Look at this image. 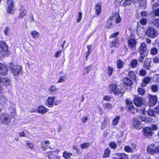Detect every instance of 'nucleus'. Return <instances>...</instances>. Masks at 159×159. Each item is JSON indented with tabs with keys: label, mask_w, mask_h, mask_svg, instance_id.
<instances>
[{
	"label": "nucleus",
	"mask_w": 159,
	"mask_h": 159,
	"mask_svg": "<svg viewBox=\"0 0 159 159\" xmlns=\"http://www.w3.org/2000/svg\"><path fill=\"white\" fill-rule=\"evenodd\" d=\"M61 52V51H59L57 52L55 54V57H59Z\"/></svg>",
	"instance_id": "54"
},
{
	"label": "nucleus",
	"mask_w": 159,
	"mask_h": 159,
	"mask_svg": "<svg viewBox=\"0 0 159 159\" xmlns=\"http://www.w3.org/2000/svg\"><path fill=\"white\" fill-rule=\"evenodd\" d=\"M119 41L118 40L116 39H114L111 42V45L113 47H116V44H118Z\"/></svg>",
	"instance_id": "39"
},
{
	"label": "nucleus",
	"mask_w": 159,
	"mask_h": 159,
	"mask_svg": "<svg viewBox=\"0 0 159 159\" xmlns=\"http://www.w3.org/2000/svg\"><path fill=\"white\" fill-rule=\"evenodd\" d=\"M119 34V33L118 32H117L113 34L110 37V38H115L116 37L117 35H118Z\"/></svg>",
	"instance_id": "55"
},
{
	"label": "nucleus",
	"mask_w": 159,
	"mask_h": 159,
	"mask_svg": "<svg viewBox=\"0 0 159 159\" xmlns=\"http://www.w3.org/2000/svg\"><path fill=\"white\" fill-rule=\"evenodd\" d=\"M65 77L63 76L61 77L59 79L58 83H62L64 81Z\"/></svg>",
	"instance_id": "62"
},
{
	"label": "nucleus",
	"mask_w": 159,
	"mask_h": 159,
	"mask_svg": "<svg viewBox=\"0 0 159 159\" xmlns=\"http://www.w3.org/2000/svg\"><path fill=\"white\" fill-rule=\"evenodd\" d=\"M157 49L155 48H153L151 49L150 53L152 55H155L157 53Z\"/></svg>",
	"instance_id": "36"
},
{
	"label": "nucleus",
	"mask_w": 159,
	"mask_h": 159,
	"mask_svg": "<svg viewBox=\"0 0 159 159\" xmlns=\"http://www.w3.org/2000/svg\"><path fill=\"white\" fill-rule=\"evenodd\" d=\"M123 82L124 84L129 86H130L132 84V82L131 80L127 78H124L123 80Z\"/></svg>",
	"instance_id": "28"
},
{
	"label": "nucleus",
	"mask_w": 159,
	"mask_h": 159,
	"mask_svg": "<svg viewBox=\"0 0 159 159\" xmlns=\"http://www.w3.org/2000/svg\"><path fill=\"white\" fill-rule=\"evenodd\" d=\"M128 110L130 111L133 113H134L135 111H137V109L134 108L133 103L128 99H126L125 101Z\"/></svg>",
	"instance_id": "6"
},
{
	"label": "nucleus",
	"mask_w": 159,
	"mask_h": 159,
	"mask_svg": "<svg viewBox=\"0 0 159 159\" xmlns=\"http://www.w3.org/2000/svg\"><path fill=\"white\" fill-rule=\"evenodd\" d=\"M55 100L54 97H48L47 100L46 105L48 107H52L53 106L54 102Z\"/></svg>",
	"instance_id": "10"
},
{
	"label": "nucleus",
	"mask_w": 159,
	"mask_h": 159,
	"mask_svg": "<svg viewBox=\"0 0 159 159\" xmlns=\"http://www.w3.org/2000/svg\"><path fill=\"white\" fill-rule=\"evenodd\" d=\"M31 34L33 38H38L40 34L39 33L35 31H33L31 32Z\"/></svg>",
	"instance_id": "35"
},
{
	"label": "nucleus",
	"mask_w": 159,
	"mask_h": 159,
	"mask_svg": "<svg viewBox=\"0 0 159 159\" xmlns=\"http://www.w3.org/2000/svg\"><path fill=\"white\" fill-rule=\"evenodd\" d=\"M155 110L152 109H149L148 112V114L149 116H155Z\"/></svg>",
	"instance_id": "45"
},
{
	"label": "nucleus",
	"mask_w": 159,
	"mask_h": 159,
	"mask_svg": "<svg viewBox=\"0 0 159 159\" xmlns=\"http://www.w3.org/2000/svg\"><path fill=\"white\" fill-rule=\"evenodd\" d=\"M128 159V158L127 156L125 154H123L121 157H120L118 159Z\"/></svg>",
	"instance_id": "63"
},
{
	"label": "nucleus",
	"mask_w": 159,
	"mask_h": 159,
	"mask_svg": "<svg viewBox=\"0 0 159 159\" xmlns=\"http://www.w3.org/2000/svg\"><path fill=\"white\" fill-rule=\"evenodd\" d=\"M11 116L6 114H3L0 117L1 122L6 125H8L11 121Z\"/></svg>",
	"instance_id": "5"
},
{
	"label": "nucleus",
	"mask_w": 159,
	"mask_h": 159,
	"mask_svg": "<svg viewBox=\"0 0 159 159\" xmlns=\"http://www.w3.org/2000/svg\"><path fill=\"white\" fill-rule=\"evenodd\" d=\"M144 135L147 136H152V133L151 129L149 127H146L143 129Z\"/></svg>",
	"instance_id": "15"
},
{
	"label": "nucleus",
	"mask_w": 159,
	"mask_h": 159,
	"mask_svg": "<svg viewBox=\"0 0 159 159\" xmlns=\"http://www.w3.org/2000/svg\"><path fill=\"white\" fill-rule=\"evenodd\" d=\"M72 155V153L67 151H65L63 153V156L66 159H69Z\"/></svg>",
	"instance_id": "27"
},
{
	"label": "nucleus",
	"mask_w": 159,
	"mask_h": 159,
	"mask_svg": "<svg viewBox=\"0 0 159 159\" xmlns=\"http://www.w3.org/2000/svg\"><path fill=\"white\" fill-rule=\"evenodd\" d=\"M120 119V117L119 116H116L112 120V124L114 126L117 125Z\"/></svg>",
	"instance_id": "26"
},
{
	"label": "nucleus",
	"mask_w": 159,
	"mask_h": 159,
	"mask_svg": "<svg viewBox=\"0 0 159 159\" xmlns=\"http://www.w3.org/2000/svg\"><path fill=\"white\" fill-rule=\"evenodd\" d=\"M90 145L89 143H86L81 144L80 146L82 149H84L89 147Z\"/></svg>",
	"instance_id": "33"
},
{
	"label": "nucleus",
	"mask_w": 159,
	"mask_h": 159,
	"mask_svg": "<svg viewBox=\"0 0 159 159\" xmlns=\"http://www.w3.org/2000/svg\"><path fill=\"white\" fill-rule=\"evenodd\" d=\"M155 111L156 113L159 114V106H157L155 109Z\"/></svg>",
	"instance_id": "64"
},
{
	"label": "nucleus",
	"mask_w": 159,
	"mask_h": 159,
	"mask_svg": "<svg viewBox=\"0 0 159 159\" xmlns=\"http://www.w3.org/2000/svg\"><path fill=\"white\" fill-rule=\"evenodd\" d=\"M109 89L111 93L113 92L115 95H118L123 93V89L120 86H117L115 84L110 85Z\"/></svg>",
	"instance_id": "1"
},
{
	"label": "nucleus",
	"mask_w": 159,
	"mask_h": 159,
	"mask_svg": "<svg viewBox=\"0 0 159 159\" xmlns=\"http://www.w3.org/2000/svg\"><path fill=\"white\" fill-rule=\"evenodd\" d=\"M147 50V46L146 44L142 43H141L139 48V51L140 55L143 54Z\"/></svg>",
	"instance_id": "12"
},
{
	"label": "nucleus",
	"mask_w": 159,
	"mask_h": 159,
	"mask_svg": "<svg viewBox=\"0 0 159 159\" xmlns=\"http://www.w3.org/2000/svg\"><path fill=\"white\" fill-rule=\"evenodd\" d=\"M124 2L122 3V4L124 6H129L130 5L132 2H133L134 0H123Z\"/></svg>",
	"instance_id": "30"
},
{
	"label": "nucleus",
	"mask_w": 159,
	"mask_h": 159,
	"mask_svg": "<svg viewBox=\"0 0 159 159\" xmlns=\"http://www.w3.org/2000/svg\"><path fill=\"white\" fill-rule=\"evenodd\" d=\"M110 154V151L109 148H106L104 152V154H103V157L104 158L108 157Z\"/></svg>",
	"instance_id": "29"
},
{
	"label": "nucleus",
	"mask_w": 159,
	"mask_h": 159,
	"mask_svg": "<svg viewBox=\"0 0 159 159\" xmlns=\"http://www.w3.org/2000/svg\"><path fill=\"white\" fill-rule=\"evenodd\" d=\"M130 147L132 151L135 150L136 148V145L135 144H132Z\"/></svg>",
	"instance_id": "58"
},
{
	"label": "nucleus",
	"mask_w": 159,
	"mask_h": 159,
	"mask_svg": "<svg viewBox=\"0 0 159 159\" xmlns=\"http://www.w3.org/2000/svg\"><path fill=\"white\" fill-rule=\"evenodd\" d=\"M141 15L142 16H144L148 14V12L146 11H143L141 13Z\"/></svg>",
	"instance_id": "56"
},
{
	"label": "nucleus",
	"mask_w": 159,
	"mask_h": 159,
	"mask_svg": "<svg viewBox=\"0 0 159 159\" xmlns=\"http://www.w3.org/2000/svg\"><path fill=\"white\" fill-rule=\"evenodd\" d=\"M113 16L115 19V21L116 23H119L121 21V19L118 13H115Z\"/></svg>",
	"instance_id": "24"
},
{
	"label": "nucleus",
	"mask_w": 159,
	"mask_h": 159,
	"mask_svg": "<svg viewBox=\"0 0 159 159\" xmlns=\"http://www.w3.org/2000/svg\"><path fill=\"white\" fill-rule=\"evenodd\" d=\"M88 120V117L85 116L83 117L82 119V121L83 123H86Z\"/></svg>",
	"instance_id": "59"
},
{
	"label": "nucleus",
	"mask_w": 159,
	"mask_h": 159,
	"mask_svg": "<svg viewBox=\"0 0 159 159\" xmlns=\"http://www.w3.org/2000/svg\"><path fill=\"white\" fill-rule=\"evenodd\" d=\"M1 103L2 105H4L7 102V100L4 97H2L0 98Z\"/></svg>",
	"instance_id": "40"
},
{
	"label": "nucleus",
	"mask_w": 159,
	"mask_h": 159,
	"mask_svg": "<svg viewBox=\"0 0 159 159\" xmlns=\"http://www.w3.org/2000/svg\"><path fill=\"white\" fill-rule=\"evenodd\" d=\"M109 146L113 149H115L116 148L117 145L114 142H111L109 144Z\"/></svg>",
	"instance_id": "46"
},
{
	"label": "nucleus",
	"mask_w": 159,
	"mask_h": 159,
	"mask_svg": "<svg viewBox=\"0 0 159 159\" xmlns=\"http://www.w3.org/2000/svg\"><path fill=\"white\" fill-rule=\"evenodd\" d=\"M27 11L23 7L20 8L19 14L18 17L23 18L27 14Z\"/></svg>",
	"instance_id": "20"
},
{
	"label": "nucleus",
	"mask_w": 159,
	"mask_h": 159,
	"mask_svg": "<svg viewBox=\"0 0 159 159\" xmlns=\"http://www.w3.org/2000/svg\"><path fill=\"white\" fill-rule=\"evenodd\" d=\"M57 89L55 85L52 86L48 89L49 93L51 94H55Z\"/></svg>",
	"instance_id": "23"
},
{
	"label": "nucleus",
	"mask_w": 159,
	"mask_h": 159,
	"mask_svg": "<svg viewBox=\"0 0 159 159\" xmlns=\"http://www.w3.org/2000/svg\"><path fill=\"white\" fill-rule=\"evenodd\" d=\"M155 146V145L154 144H152L148 146L147 149V152L151 155H154L156 153H159V146H157L154 149H152Z\"/></svg>",
	"instance_id": "4"
},
{
	"label": "nucleus",
	"mask_w": 159,
	"mask_h": 159,
	"mask_svg": "<svg viewBox=\"0 0 159 159\" xmlns=\"http://www.w3.org/2000/svg\"><path fill=\"white\" fill-rule=\"evenodd\" d=\"M2 85L5 86H8L10 85V80L7 78H4L1 79V83Z\"/></svg>",
	"instance_id": "16"
},
{
	"label": "nucleus",
	"mask_w": 159,
	"mask_h": 159,
	"mask_svg": "<svg viewBox=\"0 0 159 159\" xmlns=\"http://www.w3.org/2000/svg\"><path fill=\"white\" fill-rule=\"evenodd\" d=\"M138 93L141 95H143L144 94L145 90L143 89L139 88L138 89Z\"/></svg>",
	"instance_id": "44"
},
{
	"label": "nucleus",
	"mask_w": 159,
	"mask_h": 159,
	"mask_svg": "<svg viewBox=\"0 0 159 159\" xmlns=\"http://www.w3.org/2000/svg\"><path fill=\"white\" fill-rule=\"evenodd\" d=\"M139 23L143 25H145L147 23V20L146 19L144 18L142 19L139 22H138V25L139 26Z\"/></svg>",
	"instance_id": "37"
},
{
	"label": "nucleus",
	"mask_w": 159,
	"mask_h": 159,
	"mask_svg": "<svg viewBox=\"0 0 159 159\" xmlns=\"http://www.w3.org/2000/svg\"><path fill=\"white\" fill-rule=\"evenodd\" d=\"M153 25L156 27H159V19L156 18L153 20L152 22Z\"/></svg>",
	"instance_id": "34"
},
{
	"label": "nucleus",
	"mask_w": 159,
	"mask_h": 159,
	"mask_svg": "<svg viewBox=\"0 0 159 159\" xmlns=\"http://www.w3.org/2000/svg\"><path fill=\"white\" fill-rule=\"evenodd\" d=\"M9 68L14 75L16 76L19 75L21 70L22 67L20 65H15L11 63L9 65Z\"/></svg>",
	"instance_id": "2"
},
{
	"label": "nucleus",
	"mask_w": 159,
	"mask_h": 159,
	"mask_svg": "<svg viewBox=\"0 0 159 159\" xmlns=\"http://www.w3.org/2000/svg\"><path fill=\"white\" fill-rule=\"evenodd\" d=\"M50 142L48 141H46L45 142H42L41 143L42 146L41 149L43 150H45L47 149V147H48V144H49Z\"/></svg>",
	"instance_id": "25"
},
{
	"label": "nucleus",
	"mask_w": 159,
	"mask_h": 159,
	"mask_svg": "<svg viewBox=\"0 0 159 159\" xmlns=\"http://www.w3.org/2000/svg\"><path fill=\"white\" fill-rule=\"evenodd\" d=\"M143 101L142 97H136L134 98V103L136 106H140L142 105Z\"/></svg>",
	"instance_id": "11"
},
{
	"label": "nucleus",
	"mask_w": 159,
	"mask_h": 159,
	"mask_svg": "<svg viewBox=\"0 0 159 159\" xmlns=\"http://www.w3.org/2000/svg\"><path fill=\"white\" fill-rule=\"evenodd\" d=\"M152 90L153 92H156L158 90L157 86L156 85H153L151 87Z\"/></svg>",
	"instance_id": "47"
},
{
	"label": "nucleus",
	"mask_w": 159,
	"mask_h": 159,
	"mask_svg": "<svg viewBox=\"0 0 159 159\" xmlns=\"http://www.w3.org/2000/svg\"><path fill=\"white\" fill-rule=\"evenodd\" d=\"M153 61L155 63H157L159 62V57H155L153 60Z\"/></svg>",
	"instance_id": "52"
},
{
	"label": "nucleus",
	"mask_w": 159,
	"mask_h": 159,
	"mask_svg": "<svg viewBox=\"0 0 159 159\" xmlns=\"http://www.w3.org/2000/svg\"><path fill=\"white\" fill-rule=\"evenodd\" d=\"M146 34L148 37L154 38L157 36L158 33L154 28L150 26L148 28Z\"/></svg>",
	"instance_id": "3"
},
{
	"label": "nucleus",
	"mask_w": 159,
	"mask_h": 159,
	"mask_svg": "<svg viewBox=\"0 0 159 159\" xmlns=\"http://www.w3.org/2000/svg\"><path fill=\"white\" fill-rule=\"evenodd\" d=\"M95 9L96 15H99L101 11V5L99 3H97L96 4Z\"/></svg>",
	"instance_id": "22"
},
{
	"label": "nucleus",
	"mask_w": 159,
	"mask_h": 159,
	"mask_svg": "<svg viewBox=\"0 0 159 159\" xmlns=\"http://www.w3.org/2000/svg\"><path fill=\"white\" fill-rule=\"evenodd\" d=\"M104 109H111L113 107V106L111 104L108 103L105 104V105H104Z\"/></svg>",
	"instance_id": "42"
},
{
	"label": "nucleus",
	"mask_w": 159,
	"mask_h": 159,
	"mask_svg": "<svg viewBox=\"0 0 159 159\" xmlns=\"http://www.w3.org/2000/svg\"><path fill=\"white\" fill-rule=\"evenodd\" d=\"M8 5L7 9V12L12 13L14 12L13 2L12 0H9L7 2Z\"/></svg>",
	"instance_id": "8"
},
{
	"label": "nucleus",
	"mask_w": 159,
	"mask_h": 159,
	"mask_svg": "<svg viewBox=\"0 0 159 159\" xmlns=\"http://www.w3.org/2000/svg\"><path fill=\"white\" fill-rule=\"evenodd\" d=\"M92 69V66L91 65H90L88 67L85 68L84 70V74H86L89 73V71L91 70Z\"/></svg>",
	"instance_id": "38"
},
{
	"label": "nucleus",
	"mask_w": 159,
	"mask_h": 159,
	"mask_svg": "<svg viewBox=\"0 0 159 159\" xmlns=\"http://www.w3.org/2000/svg\"><path fill=\"white\" fill-rule=\"evenodd\" d=\"M124 150L125 151L128 152L132 153L133 152V151H132L131 148L129 146H126L124 148Z\"/></svg>",
	"instance_id": "43"
},
{
	"label": "nucleus",
	"mask_w": 159,
	"mask_h": 159,
	"mask_svg": "<svg viewBox=\"0 0 159 159\" xmlns=\"http://www.w3.org/2000/svg\"><path fill=\"white\" fill-rule=\"evenodd\" d=\"M151 60L150 59H147L144 61L143 67L148 70L151 68Z\"/></svg>",
	"instance_id": "19"
},
{
	"label": "nucleus",
	"mask_w": 159,
	"mask_h": 159,
	"mask_svg": "<svg viewBox=\"0 0 159 159\" xmlns=\"http://www.w3.org/2000/svg\"><path fill=\"white\" fill-rule=\"evenodd\" d=\"M147 2L146 0L141 1L139 3L140 6L145 8L146 4Z\"/></svg>",
	"instance_id": "48"
},
{
	"label": "nucleus",
	"mask_w": 159,
	"mask_h": 159,
	"mask_svg": "<svg viewBox=\"0 0 159 159\" xmlns=\"http://www.w3.org/2000/svg\"><path fill=\"white\" fill-rule=\"evenodd\" d=\"M28 146L30 148L33 149L34 148V145L31 143L28 142L27 143Z\"/></svg>",
	"instance_id": "53"
},
{
	"label": "nucleus",
	"mask_w": 159,
	"mask_h": 159,
	"mask_svg": "<svg viewBox=\"0 0 159 159\" xmlns=\"http://www.w3.org/2000/svg\"><path fill=\"white\" fill-rule=\"evenodd\" d=\"M146 74V71L144 70H141L139 71V74L140 75L144 76Z\"/></svg>",
	"instance_id": "51"
},
{
	"label": "nucleus",
	"mask_w": 159,
	"mask_h": 159,
	"mask_svg": "<svg viewBox=\"0 0 159 159\" xmlns=\"http://www.w3.org/2000/svg\"><path fill=\"white\" fill-rule=\"evenodd\" d=\"M128 46L133 49L137 43L136 39H130L128 41Z\"/></svg>",
	"instance_id": "13"
},
{
	"label": "nucleus",
	"mask_w": 159,
	"mask_h": 159,
	"mask_svg": "<svg viewBox=\"0 0 159 159\" xmlns=\"http://www.w3.org/2000/svg\"><path fill=\"white\" fill-rule=\"evenodd\" d=\"M157 102V97L156 95H150L149 97V105L150 107L155 106Z\"/></svg>",
	"instance_id": "7"
},
{
	"label": "nucleus",
	"mask_w": 159,
	"mask_h": 159,
	"mask_svg": "<svg viewBox=\"0 0 159 159\" xmlns=\"http://www.w3.org/2000/svg\"><path fill=\"white\" fill-rule=\"evenodd\" d=\"M154 13L156 16H159V8H157L155 10Z\"/></svg>",
	"instance_id": "61"
},
{
	"label": "nucleus",
	"mask_w": 159,
	"mask_h": 159,
	"mask_svg": "<svg viewBox=\"0 0 159 159\" xmlns=\"http://www.w3.org/2000/svg\"><path fill=\"white\" fill-rule=\"evenodd\" d=\"M7 69L6 66L2 64H0V74L5 75L7 73Z\"/></svg>",
	"instance_id": "14"
},
{
	"label": "nucleus",
	"mask_w": 159,
	"mask_h": 159,
	"mask_svg": "<svg viewBox=\"0 0 159 159\" xmlns=\"http://www.w3.org/2000/svg\"><path fill=\"white\" fill-rule=\"evenodd\" d=\"M8 50L7 45L4 42L1 43L0 45V53L2 51L7 52Z\"/></svg>",
	"instance_id": "21"
},
{
	"label": "nucleus",
	"mask_w": 159,
	"mask_h": 159,
	"mask_svg": "<svg viewBox=\"0 0 159 159\" xmlns=\"http://www.w3.org/2000/svg\"><path fill=\"white\" fill-rule=\"evenodd\" d=\"M129 76L133 79H135L136 78L135 75L134 71H129Z\"/></svg>",
	"instance_id": "41"
},
{
	"label": "nucleus",
	"mask_w": 159,
	"mask_h": 159,
	"mask_svg": "<svg viewBox=\"0 0 159 159\" xmlns=\"http://www.w3.org/2000/svg\"><path fill=\"white\" fill-rule=\"evenodd\" d=\"M140 55V56L139 58L138 61L139 62H142L143 61L144 57L142 55Z\"/></svg>",
	"instance_id": "57"
},
{
	"label": "nucleus",
	"mask_w": 159,
	"mask_h": 159,
	"mask_svg": "<svg viewBox=\"0 0 159 159\" xmlns=\"http://www.w3.org/2000/svg\"><path fill=\"white\" fill-rule=\"evenodd\" d=\"M78 18L77 20V21L78 23H79L81 20L82 18V13L81 12H79L78 13Z\"/></svg>",
	"instance_id": "50"
},
{
	"label": "nucleus",
	"mask_w": 159,
	"mask_h": 159,
	"mask_svg": "<svg viewBox=\"0 0 159 159\" xmlns=\"http://www.w3.org/2000/svg\"><path fill=\"white\" fill-rule=\"evenodd\" d=\"M117 64L118 68H121L124 66V62L119 59L117 61Z\"/></svg>",
	"instance_id": "31"
},
{
	"label": "nucleus",
	"mask_w": 159,
	"mask_h": 159,
	"mask_svg": "<svg viewBox=\"0 0 159 159\" xmlns=\"http://www.w3.org/2000/svg\"><path fill=\"white\" fill-rule=\"evenodd\" d=\"M152 129L153 130H156L158 129V126L156 125H153L152 126Z\"/></svg>",
	"instance_id": "60"
},
{
	"label": "nucleus",
	"mask_w": 159,
	"mask_h": 159,
	"mask_svg": "<svg viewBox=\"0 0 159 159\" xmlns=\"http://www.w3.org/2000/svg\"><path fill=\"white\" fill-rule=\"evenodd\" d=\"M138 62L137 60L134 59L132 60L131 62V66L132 68H135L137 67Z\"/></svg>",
	"instance_id": "32"
},
{
	"label": "nucleus",
	"mask_w": 159,
	"mask_h": 159,
	"mask_svg": "<svg viewBox=\"0 0 159 159\" xmlns=\"http://www.w3.org/2000/svg\"><path fill=\"white\" fill-rule=\"evenodd\" d=\"M48 111V109L45 107L41 106H40L38 109V112L41 114H44Z\"/></svg>",
	"instance_id": "17"
},
{
	"label": "nucleus",
	"mask_w": 159,
	"mask_h": 159,
	"mask_svg": "<svg viewBox=\"0 0 159 159\" xmlns=\"http://www.w3.org/2000/svg\"><path fill=\"white\" fill-rule=\"evenodd\" d=\"M107 70L109 75L111 76L112 74L113 69L111 67L109 66L107 68Z\"/></svg>",
	"instance_id": "49"
},
{
	"label": "nucleus",
	"mask_w": 159,
	"mask_h": 159,
	"mask_svg": "<svg viewBox=\"0 0 159 159\" xmlns=\"http://www.w3.org/2000/svg\"><path fill=\"white\" fill-rule=\"evenodd\" d=\"M151 80L152 79L150 77L148 76L145 77L141 83L142 86L143 87L145 86L146 84H149L151 81Z\"/></svg>",
	"instance_id": "18"
},
{
	"label": "nucleus",
	"mask_w": 159,
	"mask_h": 159,
	"mask_svg": "<svg viewBox=\"0 0 159 159\" xmlns=\"http://www.w3.org/2000/svg\"><path fill=\"white\" fill-rule=\"evenodd\" d=\"M133 127L137 129H139L142 128V126L141 122L136 118H134L133 123Z\"/></svg>",
	"instance_id": "9"
}]
</instances>
